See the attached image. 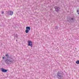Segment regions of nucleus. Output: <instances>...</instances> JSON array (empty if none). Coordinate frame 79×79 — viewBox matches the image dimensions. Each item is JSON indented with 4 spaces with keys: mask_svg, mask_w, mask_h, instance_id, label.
<instances>
[{
    "mask_svg": "<svg viewBox=\"0 0 79 79\" xmlns=\"http://www.w3.org/2000/svg\"><path fill=\"white\" fill-rule=\"evenodd\" d=\"M76 21V20L75 18L72 17L69 18V20H67V21L70 23H75Z\"/></svg>",
    "mask_w": 79,
    "mask_h": 79,
    "instance_id": "3",
    "label": "nucleus"
},
{
    "mask_svg": "<svg viewBox=\"0 0 79 79\" xmlns=\"http://www.w3.org/2000/svg\"><path fill=\"white\" fill-rule=\"evenodd\" d=\"M55 29H58V27L56 26L55 27Z\"/></svg>",
    "mask_w": 79,
    "mask_h": 79,
    "instance_id": "9",
    "label": "nucleus"
},
{
    "mask_svg": "<svg viewBox=\"0 0 79 79\" xmlns=\"http://www.w3.org/2000/svg\"><path fill=\"white\" fill-rule=\"evenodd\" d=\"M15 37H16L17 38H18V35L16 34L15 35Z\"/></svg>",
    "mask_w": 79,
    "mask_h": 79,
    "instance_id": "12",
    "label": "nucleus"
},
{
    "mask_svg": "<svg viewBox=\"0 0 79 79\" xmlns=\"http://www.w3.org/2000/svg\"><path fill=\"white\" fill-rule=\"evenodd\" d=\"M1 70L2 72L3 73H6L8 71V69H5L3 68H1Z\"/></svg>",
    "mask_w": 79,
    "mask_h": 79,
    "instance_id": "7",
    "label": "nucleus"
},
{
    "mask_svg": "<svg viewBox=\"0 0 79 79\" xmlns=\"http://www.w3.org/2000/svg\"><path fill=\"white\" fill-rule=\"evenodd\" d=\"M55 9V11L57 13H59V11H60V8L59 6H55L54 7Z\"/></svg>",
    "mask_w": 79,
    "mask_h": 79,
    "instance_id": "4",
    "label": "nucleus"
},
{
    "mask_svg": "<svg viewBox=\"0 0 79 79\" xmlns=\"http://www.w3.org/2000/svg\"><path fill=\"white\" fill-rule=\"evenodd\" d=\"M4 13V12L2 11V14H3Z\"/></svg>",
    "mask_w": 79,
    "mask_h": 79,
    "instance_id": "13",
    "label": "nucleus"
},
{
    "mask_svg": "<svg viewBox=\"0 0 79 79\" xmlns=\"http://www.w3.org/2000/svg\"><path fill=\"white\" fill-rule=\"evenodd\" d=\"M27 43L28 46H30L31 47H32V41L28 40V41Z\"/></svg>",
    "mask_w": 79,
    "mask_h": 79,
    "instance_id": "6",
    "label": "nucleus"
},
{
    "mask_svg": "<svg viewBox=\"0 0 79 79\" xmlns=\"http://www.w3.org/2000/svg\"><path fill=\"white\" fill-rule=\"evenodd\" d=\"M5 56L7 57L5 60L6 63L7 64H11L13 62V61H14L13 58L11 57V56H9V55L8 54H6Z\"/></svg>",
    "mask_w": 79,
    "mask_h": 79,
    "instance_id": "1",
    "label": "nucleus"
},
{
    "mask_svg": "<svg viewBox=\"0 0 79 79\" xmlns=\"http://www.w3.org/2000/svg\"><path fill=\"white\" fill-rule=\"evenodd\" d=\"M16 41L17 42H18V40H16Z\"/></svg>",
    "mask_w": 79,
    "mask_h": 79,
    "instance_id": "15",
    "label": "nucleus"
},
{
    "mask_svg": "<svg viewBox=\"0 0 79 79\" xmlns=\"http://www.w3.org/2000/svg\"><path fill=\"white\" fill-rule=\"evenodd\" d=\"M26 29L25 32L27 34L29 32V31L31 30V27H27Z\"/></svg>",
    "mask_w": 79,
    "mask_h": 79,
    "instance_id": "5",
    "label": "nucleus"
},
{
    "mask_svg": "<svg viewBox=\"0 0 79 79\" xmlns=\"http://www.w3.org/2000/svg\"><path fill=\"white\" fill-rule=\"evenodd\" d=\"M7 14H8L9 15H10V16H12V15H13V12L11 11H8Z\"/></svg>",
    "mask_w": 79,
    "mask_h": 79,
    "instance_id": "8",
    "label": "nucleus"
},
{
    "mask_svg": "<svg viewBox=\"0 0 79 79\" xmlns=\"http://www.w3.org/2000/svg\"><path fill=\"white\" fill-rule=\"evenodd\" d=\"M57 76L59 79H61V78H63V72L61 71L58 72L57 73Z\"/></svg>",
    "mask_w": 79,
    "mask_h": 79,
    "instance_id": "2",
    "label": "nucleus"
},
{
    "mask_svg": "<svg viewBox=\"0 0 79 79\" xmlns=\"http://www.w3.org/2000/svg\"><path fill=\"white\" fill-rule=\"evenodd\" d=\"M54 77H55V76H56V75L54 74Z\"/></svg>",
    "mask_w": 79,
    "mask_h": 79,
    "instance_id": "14",
    "label": "nucleus"
},
{
    "mask_svg": "<svg viewBox=\"0 0 79 79\" xmlns=\"http://www.w3.org/2000/svg\"><path fill=\"white\" fill-rule=\"evenodd\" d=\"M5 58H6L5 56H4V55H3V56L2 57V59H3V60H5Z\"/></svg>",
    "mask_w": 79,
    "mask_h": 79,
    "instance_id": "11",
    "label": "nucleus"
},
{
    "mask_svg": "<svg viewBox=\"0 0 79 79\" xmlns=\"http://www.w3.org/2000/svg\"><path fill=\"white\" fill-rule=\"evenodd\" d=\"M76 63L77 64H79V60H77L76 61Z\"/></svg>",
    "mask_w": 79,
    "mask_h": 79,
    "instance_id": "10",
    "label": "nucleus"
}]
</instances>
